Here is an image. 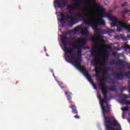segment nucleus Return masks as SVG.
<instances>
[{"label":"nucleus","mask_w":130,"mask_h":130,"mask_svg":"<svg viewBox=\"0 0 130 130\" xmlns=\"http://www.w3.org/2000/svg\"><path fill=\"white\" fill-rule=\"evenodd\" d=\"M101 106L102 107V110L103 114V116L105 119V126H106V130H114V128L111 127V125L113 126H119L120 127L119 123L117 122L116 120H113L114 117L112 116H106V114L107 112L110 111V107L108 105L105 106L103 105L104 104V100H100Z\"/></svg>","instance_id":"obj_1"},{"label":"nucleus","mask_w":130,"mask_h":130,"mask_svg":"<svg viewBox=\"0 0 130 130\" xmlns=\"http://www.w3.org/2000/svg\"><path fill=\"white\" fill-rule=\"evenodd\" d=\"M104 17H105L104 15H101L100 18V20H96V23H94L88 19H86L85 18V19H84L83 21V23L85 25L91 26L95 35L99 36L98 40L100 41H101V42H104V43H105L106 42V41L104 40V39H103V36H100V35L102 34V32H103V31H105V29L99 28V25H102V26H105L106 24V22L105 21V20H103Z\"/></svg>","instance_id":"obj_2"},{"label":"nucleus","mask_w":130,"mask_h":130,"mask_svg":"<svg viewBox=\"0 0 130 130\" xmlns=\"http://www.w3.org/2000/svg\"><path fill=\"white\" fill-rule=\"evenodd\" d=\"M74 2L75 3L74 4V6L67 5V10L70 11L69 14L71 16L73 15L78 18H81L84 22L86 18H85V17H84V15L82 14V13H76L73 12L76 9H79V10H81V8L80 7V6H81V0H76V1H74Z\"/></svg>","instance_id":"obj_3"},{"label":"nucleus","mask_w":130,"mask_h":130,"mask_svg":"<svg viewBox=\"0 0 130 130\" xmlns=\"http://www.w3.org/2000/svg\"><path fill=\"white\" fill-rule=\"evenodd\" d=\"M87 44V39L78 38L75 42L72 43L74 48L78 50L77 53H82V48Z\"/></svg>","instance_id":"obj_4"},{"label":"nucleus","mask_w":130,"mask_h":130,"mask_svg":"<svg viewBox=\"0 0 130 130\" xmlns=\"http://www.w3.org/2000/svg\"><path fill=\"white\" fill-rule=\"evenodd\" d=\"M102 54H103L104 57L100 56L102 59H103V61H98V58H94L93 59V62H95L94 66L97 67L98 64H100L101 67H105L106 63L107 62V60H108V58H109V55H108V51H107V49H105L104 52H102Z\"/></svg>","instance_id":"obj_5"},{"label":"nucleus","mask_w":130,"mask_h":130,"mask_svg":"<svg viewBox=\"0 0 130 130\" xmlns=\"http://www.w3.org/2000/svg\"><path fill=\"white\" fill-rule=\"evenodd\" d=\"M102 54H103L104 57L100 56L102 59H103V61H98V58H94L93 59V62H95L94 66L97 67L98 64H100L101 67H105L106 63L107 62V60H108V58H109V55H108V51H107V49H105L104 52H102Z\"/></svg>","instance_id":"obj_6"},{"label":"nucleus","mask_w":130,"mask_h":130,"mask_svg":"<svg viewBox=\"0 0 130 130\" xmlns=\"http://www.w3.org/2000/svg\"><path fill=\"white\" fill-rule=\"evenodd\" d=\"M70 58H71L72 60H73L75 63L74 64V67H76L78 70H79L83 75L85 76V72H88L86 70V68L84 66H81V57H78L76 59L75 55H69Z\"/></svg>","instance_id":"obj_7"},{"label":"nucleus","mask_w":130,"mask_h":130,"mask_svg":"<svg viewBox=\"0 0 130 130\" xmlns=\"http://www.w3.org/2000/svg\"><path fill=\"white\" fill-rule=\"evenodd\" d=\"M64 93L65 95L67 96V99L69 103H70L69 108L72 109V113L73 114H78V111L77 110V107H76L75 103H74V102H73V101H72V95H73V93H72V92L68 90H65Z\"/></svg>","instance_id":"obj_8"},{"label":"nucleus","mask_w":130,"mask_h":130,"mask_svg":"<svg viewBox=\"0 0 130 130\" xmlns=\"http://www.w3.org/2000/svg\"><path fill=\"white\" fill-rule=\"evenodd\" d=\"M67 39H68V37L67 36H64L61 38V42L63 44L64 47L63 50L66 52L70 54L69 55H75V52H74V49H72L71 47L68 48V44H67Z\"/></svg>","instance_id":"obj_9"},{"label":"nucleus","mask_w":130,"mask_h":130,"mask_svg":"<svg viewBox=\"0 0 130 130\" xmlns=\"http://www.w3.org/2000/svg\"><path fill=\"white\" fill-rule=\"evenodd\" d=\"M115 78H117L118 80H123L124 77H126L128 79H130V71H128L124 74L122 71H119V73H116L114 74Z\"/></svg>","instance_id":"obj_10"},{"label":"nucleus","mask_w":130,"mask_h":130,"mask_svg":"<svg viewBox=\"0 0 130 130\" xmlns=\"http://www.w3.org/2000/svg\"><path fill=\"white\" fill-rule=\"evenodd\" d=\"M101 71H102V72H103L104 73L103 77L102 78V81H108V80H113L111 77L106 76V75H107V74H108V72H109V71H111V68L109 67H103V68L101 69Z\"/></svg>","instance_id":"obj_11"},{"label":"nucleus","mask_w":130,"mask_h":130,"mask_svg":"<svg viewBox=\"0 0 130 130\" xmlns=\"http://www.w3.org/2000/svg\"><path fill=\"white\" fill-rule=\"evenodd\" d=\"M83 27V25H80L79 26H77L74 29V31L75 32H79L80 30H81V34L82 35H84L85 36H88L89 35V31H88V27H85L82 28Z\"/></svg>","instance_id":"obj_12"},{"label":"nucleus","mask_w":130,"mask_h":130,"mask_svg":"<svg viewBox=\"0 0 130 130\" xmlns=\"http://www.w3.org/2000/svg\"><path fill=\"white\" fill-rule=\"evenodd\" d=\"M100 87L102 90V92L104 95L105 99H107V93L108 90L107 89V87L105 85V82H102L100 83Z\"/></svg>","instance_id":"obj_13"},{"label":"nucleus","mask_w":130,"mask_h":130,"mask_svg":"<svg viewBox=\"0 0 130 130\" xmlns=\"http://www.w3.org/2000/svg\"><path fill=\"white\" fill-rule=\"evenodd\" d=\"M84 76L87 79L88 81L91 84V85H92L94 89L97 90V85L93 82V79H92V77L89 75V72H85L84 73Z\"/></svg>","instance_id":"obj_14"},{"label":"nucleus","mask_w":130,"mask_h":130,"mask_svg":"<svg viewBox=\"0 0 130 130\" xmlns=\"http://www.w3.org/2000/svg\"><path fill=\"white\" fill-rule=\"evenodd\" d=\"M60 16L61 18L59 20V22H61V24H64L66 23V21H67V19L68 20H71L72 16H70L69 14H68L66 16L64 15L63 13H60Z\"/></svg>","instance_id":"obj_15"},{"label":"nucleus","mask_w":130,"mask_h":130,"mask_svg":"<svg viewBox=\"0 0 130 130\" xmlns=\"http://www.w3.org/2000/svg\"><path fill=\"white\" fill-rule=\"evenodd\" d=\"M108 18L110 20H111L112 22L116 23L119 25V26H121V27H122L123 26V21H119L117 20V19L114 17H110V14H108Z\"/></svg>","instance_id":"obj_16"},{"label":"nucleus","mask_w":130,"mask_h":130,"mask_svg":"<svg viewBox=\"0 0 130 130\" xmlns=\"http://www.w3.org/2000/svg\"><path fill=\"white\" fill-rule=\"evenodd\" d=\"M75 17H71V19L70 20H68V22L69 23V26H73V25H76V24H78L79 22H80V19H78L77 18H81L78 17L76 16Z\"/></svg>","instance_id":"obj_17"},{"label":"nucleus","mask_w":130,"mask_h":130,"mask_svg":"<svg viewBox=\"0 0 130 130\" xmlns=\"http://www.w3.org/2000/svg\"><path fill=\"white\" fill-rule=\"evenodd\" d=\"M54 3L56 4L57 5V7L59 9H62L63 8H64L66 6H67V3H66V1L64 0H62V2H63V3H61V2L59 0H54Z\"/></svg>","instance_id":"obj_18"},{"label":"nucleus","mask_w":130,"mask_h":130,"mask_svg":"<svg viewBox=\"0 0 130 130\" xmlns=\"http://www.w3.org/2000/svg\"><path fill=\"white\" fill-rule=\"evenodd\" d=\"M98 45H99V42H94V45L93 46V48H94V50H90V53L92 55H95L97 54V47H98Z\"/></svg>","instance_id":"obj_19"},{"label":"nucleus","mask_w":130,"mask_h":130,"mask_svg":"<svg viewBox=\"0 0 130 130\" xmlns=\"http://www.w3.org/2000/svg\"><path fill=\"white\" fill-rule=\"evenodd\" d=\"M111 63L113 64H117V66H119L120 67H124V61L123 60L116 61L113 59L111 61Z\"/></svg>","instance_id":"obj_20"},{"label":"nucleus","mask_w":130,"mask_h":130,"mask_svg":"<svg viewBox=\"0 0 130 130\" xmlns=\"http://www.w3.org/2000/svg\"><path fill=\"white\" fill-rule=\"evenodd\" d=\"M87 2L90 3V5L94 8H99V5H98L96 0H87Z\"/></svg>","instance_id":"obj_21"},{"label":"nucleus","mask_w":130,"mask_h":130,"mask_svg":"<svg viewBox=\"0 0 130 130\" xmlns=\"http://www.w3.org/2000/svg\"><path fill=\"white\" fill-rule=\"evenodd\" d=\"M95 68H96V69H94V71L96 73V74H95L94 76L96 78H98L99 77V75L100 74V72H99L98 71V69H100V67L96 66Z\"/></svg>","instance_id":"obj_22"},{"label":"nucleus","mask_w":130,"mask_h":130,"mask_svg":"<svg viewBox=\"0 0 130 130\" xmlns=\"http://www.w3.org/2000/svg\"><path fill=\"white\" fill-rule=\"evenodd\" d=\"M122 28H125L126 30H128L129 33H130V25H127V23H125L123 24Z\"/></svg>","instance_id":"obj_23"},{"label":"nucleus","mask_w":130,"mask_h":130,"mask_svg":"<svg viewBox=\"0 0 130 130\" xmlns=\"http://www.w3.org/2000/svg\"><path fill=\"white\" fill-rule=\"evenodd\" d=\"M120 103L122 104H126L127 105L130 104V101H127L126 100H120Z\"/></svg>","instance_id":"obj_24"},{"label":"nucleus","mask_w":130,"mask_h":130,"mask_svg":"<svg viewBox=\"0 0 130 130\" xmlns=\"http://www.w3.org/2000/svg\"><path fill=\"white\" fill-rule=\"evenodd\" d=\"M59 86H60V88H61V89H64L66 88H67V86H63V83L62 82H58V83Z\"/></svg>","instance_id":"obj_25"},{"label":"nucleus","mask_w":130,"mask_h":130,"mask_svg":"<svg viewBox=\"0 0 130 130\" xmlns=\"http://www.w3.org/2000/svg\"><path fill=\"white\" fill-rule=\"evenodd\" d=\"M116 87L114 85H112L110 88H109V90H110V91H114L116 90Z\"/></svg>","instance_id":"obj_26"},{"label":"nucleus","mask_w":130,"mask_h":130,"mask_svg":"<svg viewBox=\"0 0 130 130\" xmlns=\"http://www.w3.org/2000/svg\"><path fill=\"white\" fill-rule=\"evenodd\" d=\"M117 24L118 25V23H116L114 22L110 23L111 27H117Z\"/></svg>","instance_id":"obj_27"},{"label":"nucleus","mask_w":130,"mask_h":130,"mask_svg":"<svg viewBox=\"0 0 130 130\" xmlns=\"http://www.w3.org/2000/svg\"><path fill=\"white\" fill-rule=\"evenodd\" d=\"M113 56H114L115 57H119V54L117 53V52H114L113 53Z\"/></svg>","instance_id":"obj_28"},{"label":"nucleus","mask_w":130,"mask_h":130,"mask_svg":"<svg viewBox=\"0 0 130 130\" xmlns=\"http://www.w3.org/2000/svg\"><path fill=\"white\" fill-rule=\"evenodd\" d=\"M119 96L122 97L123 98H129L128 96H127L126 94H120Z\"/></svg>","instance_id":"obj_29"},{"label":"nucleus","mask_w":130,"mask_h":130,"mask_svg":"<svg viewBox=\"0 0 130 130\" xmlns=\"http://www.w3.org/2000/svg\"><path fill=\"white\" fill-rule=\"evenodd\" d=\"M126 90V88L125 87H122L120 88V92L122 93V92H124Z\"/></svg>","instance_id":"obj_30"},{"label":"nucleus","mask_w":130,"mask_h":130,"mask_svg":"<svg viewBox=\"0 0 130 130\" xmlns=\"http://www.w3.org/2000/svg\"><path fill=\"white\" fill-rule=\"evenodd\" d=\"M126 6H127V2H125L121 5L122 8H123V7H125Z\"/></svg>","instance_id":"obj_31"},{"label":"nucleus","mask_w":130,"mask_h":130,"mask_svg":"<svg viewBox=\"0 0 130 130\" xmlns=\"http://www.w3.org/2000/svg\"><path fill=\"white\" fill-rule=\"evenodd\" d=\"M122 110H123V111H127L128 110V107L122 108Z\"/></svg>","instance_id":"obj_32"},{"label":"nucleus","mask_w":130,"mask_h":130,"mask_svg":"<svg viewBox=\"0 0 130 130\" xmlns=\"http://www.w3.org/2000/svg\"><path fill=\"white\" fill-rule=\"evenodd\" d=\"M122 31V29L121 27H118L117 29V32H121Z\"/></svg>","instance_id":"obj_33"},{"label":"nucleus","mask_w":130,"mask_h":130,"mask_svg":"<svg viewBox=\"0 0 130 130\" xmlns=\"http://www.w3.org/2000/svg\"><path fill=\"white\" fill-rule=\"evenodd\" d=\"M120 13H121V15H124V14H126V12H125V10L122 11L120 12Z\"/></svg>","instance_id":"obj_34"},{"label":"nucleus","mask_w":130,"mask_h":130,"mask_svg":"<svg viewBox=\"0 0 130 130\" xmlns=\"http://www.w3.org/2000/svg\"><path fill=\"white\" fill-rule=\"evenodd\" d=\"M114 32V29H109V33H113Z\"/></svg>","instance_id":"obj_35"},{"label":"nucleus","mask_w":130,"mask_h":130,"mask_svg":"<svg viewBox=\"0 0 130 130\" xmlns=\"http://www.w3.org/2000/svg\"><path fill=\"white\" fill-rule=\"evenodd\" d=\"M77 55L78 57H80V58H81L82 56L81 55V54L80 53H77Z\"/></svg>","instance_id":"obj_36"},{"label":"nucleus","mask_w":130,"mask_h":130,"mask_svg":"<svg viewBox=\"0 0 130 130\" xmlns=\"http://www.w3.org/2000/svg\"><path fill=\"white\" fill-rule=\"evenodd\" d=\"M74 118H75L76 119H79L80 118V116L79 115H76L74 116Z\"/></svg>","instance_id":"obj_37"},{"label":"nucleus","mask_w":130,"mask_h":130,"mask_svg":"<svg viewBox=\"0 0 130 130\" xmlns=\"http://www.w3.org/2000/svg\"><path fill=\"white\" fill-rule=\"evenodd\" d=\"M125 12H126V14H129V13H130V10L125 9Z\"/></svg>","instance_id":"obj_38"},{"label":"nucleus","mask_w":130,"mask_h":130,"mask_svg":"<svg viewBox=\"0 0 130 130\" xmlns=\"http://www.w3.org/2000/svg\"><path fill=\"white\" fill-rule=\"evenodd\" d=\"M98 99L100 101L102 100V99H101V94H99L98 95Z\"/></svg>","instance_id":"obj_39"},{"label":"nucleus","mask_w":130,"mask_h":130,"mask_svg":"<svg viewBox=\"0 0 130 130\" xmlns=\"http://www.w3.org/2000/svg\"><path fill=\"white\" fill-rule=\"evenodd\" d=\"M91 41H95V38L94 37H91L90 39Z\"/></svg>","instance_id":"obj_40"},{"label":"nucleus","mask_w":130,"mask_h":130,"mask_svg":"<svg viewBox=\"0 0 130 130\" xmlns=\"http://www.w3.org/2000/svg\"><path fill=\"white\" fill-rule=\"evenodd\" d=\"M86 17L88 19H90V18H91V15H88L86 16Z\"/></svg>","instance_id":"obj_41"},{"label":"nucleus","mask_w":130,"mask_h":130,"mask_svg":"<svg viewBox=\"0 0 130 130\" xmlns=\"http://www.w3.org/2000/svg\"><path fill=\"white\" fill-rule=\"evenodd\" d=\"M83 49H89V47H87V46H86V47H83V48H82Z\"/></svg>","instance_id":"obj_42"},{"label":"nucleus","mask_w":130,"mask_h":130,"mask_svg":"<svg viewBox=\"0 0 130 130\" xmlns=\"http://www.w3.org/2000/svg\"><path fill=\"white\" fill-rule=\"evenodd\" d=\"M104 103H106V104H107V105H108V103L107 102V101L106 100H104Z\"/></svg>","instance_id":"obj_43"},{"label":"nucleus","mask_w":130,"mask_h":130,"mask_svg":"<svg viewBox=\"0 0 130 130\" xmlns=\"http://www.w3.org/2000/svg\"><path fill=\"white\" fill-rule=\"evenodd\" d=\"M107 48H108V49H111V46H108L107 47Z\"/></svg>","instance_id":"obj_44"},{"label":"nucleus","mask_w":130,"mask_h":130,"mask_svg":"<svg viewBox=\"0 0 130 130\" xmlns=\"http://www.w3.org/2000/svg\"><path fill=\"white\" fill-rule=\"evenodd\" d=\"M101 10L103 11V12H104V11H105V9L102 8H101Z\"/></svg>","instance_id":"obj_45"},{"label":"nucleus","mask_w":130,"mask_h":130,"mask_svg":"<svg viewBox=\"0 0 130 130\" xmlns=\"http://www.w3.org/2000/svg\"><path fill=\"white\" fill-rule=\"evenodd\" d=\"M110 13H112V12H114V10H109Z\"/></svg>","instance_id":"obj_46"},{"label":"nucleus","mask_w":130,"mask_h":130,"mask_svg":"<svg viewBox=\"0 0 130 130\" xmlns=\"http://www.w3.org/2000/svg\"><path fill=\"white\" fill-rule=\"evenodd\" d=\"M122 18H123V19L125 18V17L124 16V14H122Z\"/></svg>","instance_id":"obj_47"},{"label":"nucleus","mask_w":130,"mask_h":130,"mask_svg":"<svg viewBox=\"0 0 130 130\" xmlns=\"http://www.w3.org/2000/svg\"><path fill=\"white\" fill-rule=\"evenodd\" d=\"M116 9H117V7H115L114 8V11H115V10H116Z\"/></svg>","instance_id":"obj_48"},{"label":"nucleus","mask_w":130,"mask_h":130,"mask_svg":"<svg viewBox=\"0 0 130 130\" xmlns=\"http://www.w3.org/2000/svg\"><path fill=\"white\" fill-rule=\"evenodd\" d=\"M127 68H128V69H130V65H129V64H128V65H127Z\"/></svg>","instance_id":"obj_49"},{"label":"nucleus","mask_w":130,"mask_h":130,"mask_svg":"<svg viewBox=\"0 0 130 130\" xmlns=\"http://www.w3.org/2000/svg\"><path fill=\"white\" fill-rule=\"evenodd\" d=\"M117 51H119V50H120V49L119 48H117Z\"/></svg>","instance_id":"obj_50"},{"label":"nucleus","mask_w":130,"mask_h":130,"mask_svg":"<svg viewBox=\"0 0 130 130\" xmlns=\"http://www.w3.org/2000/svg\"><path fill=\"white\" fill-rule=\"evenodd\" d=\"M105 6H108V4L105 3Z\"/></svg>","instance_id":"obj_51"},{"label":"nucleus","mask_w":130,"mask_h":130,"mask_svg":"<svg viewBox=\"0 0 130 130\" xmlns=\"http://www.w3.org/2000/svg\"><path fill=\"white\" fill-rule=\"evenodd\" d=\"M129 84H130V80L128 81Z\"/></svg>","instance_id":"obj_52"},{"label":"nucleus","mask_w":130,"mask_h":130,"mask_svg":"<svg viewBox=\"0 0 130 130\" xmlns=\"http://www.w3.org/2000/svg\"><path fill=\"white\" fill-rule=\"evenodd\" d=\"M53 75L54 76V74H53Z\"/></svg>","instance_id":"obj_53"},{"label":"nucleus","mask_w":130,"mask_h":130,"mask_svg":"<svg viewBox=\"0 0 130 130\" xmlns=\"http://www.w3.org/2000/svg\"><path fill=\"white\" fill-rule=\"evenodd\" d=\"M108 83H110V82H109V81H108Z\"/></svg>","instance_id":"obj_54"},{"label":"nucleus","mask_w":130,"mask_h":130,"mask_svg":"<svg viewBox=\"0 0 130 130\" xmlns=\"http://www.w3.org/2000/svg\"><path fill=\"white\" fill-rule=\"evenodd\" d=\"M129 116H130V114H129Z\"/></svg>","instance_id":"obj_55"},{"label":"nucleus","mask_w":130,"mask_h":130,"mask_svg":"<svg viewBox=\"0 0 130 130\" xmlns=\"http://www.w3.org/2000/svg\"><path fill=\"white\" fill-rule=\"evenodd\" d=\"M115 130H117V129H115Z\"/></svg>","instance_id":"obj_56"}]
</instances>
